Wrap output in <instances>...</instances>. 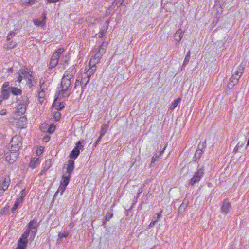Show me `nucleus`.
Returning <instances> with one entry per match:
<instances>
[{"instance_id": "obj_1", "label": "nucleus", "mask_w": 249, "mask_h": 249, "mask_svg": "<svg viewBox=\"0 0 249 249\" xmlns=\"http://www.w3.org/2000/svg\"><path fill=\"white\" fill-rule=\"evenodd\" d=\"M76 72V69L74 66L71 67L64 73L61 82V90L58 91L57 97H55L53 103L54 104L55 102L58 99L59 96L66 97L70 93L69 87L71 83V79L74 76Z\"/></svg>"}, {"instance_id": "obj_2", "label": "nucleus", "mask_w": 249, "mask_h": 249, "mask_svg": "<svg viewBox=\"0 0 249 249\" xmlns=\"http://www.w3.org/2000/svg\"><path fill=\"white\" fill-rule=\"evenodd\" d=\"M39 224L34 219L28 224V227L18 241L17 249H25L27 245V238L30 234V238L33 240L36 233Z\"/></svg>"}, {"instance_id": "obj_3", "label": "nucleus", "mask_w": 249, "mask_h": 249, "mask_svg": "<svg viewBox=\"0 0 249 249\" xmlns=\"http://www.w3.org/2000/svg\"><path fill=\"white\" fill-rule=\"evenodd\" d=\"M22 138L18 135L14 136L12 138L9 144V148L10 151L18 152L21 146Z\"/></svg>"}, {"instance_id": "obj_4", "label": "nucleus", "mask_w": 249, "mask_h": 249, "mask_svg": "<svg viewBox=\"0 0 249 249\" xmlns=\"http://www.w3.org/2000/svg\"><path fill=\"white\" fill-rule=\"evenodd\" d=\"M29 101L27 96H22L20 102L17 106V113L18 115L23 114L26 111V108Z\"/></svg>"}, {"instance_id": "obj_5", "label": "nucleus", "mask_w": 249, "mask_h": 249, "mask_svg": "<svg viewBox=\"0 0 249 249\" xmlns=\"http://www.w3.org/2000/svg\"><path fill=\"white\" fill-rule=\"evenodd\" d=\"M204 175V167H202L196 172L189 181V184L193 186L196 183H198Z\"/></svg>"}, {"instance_id": "obj_6", "label": "nucleus", "mask_w": 249, "mask_h": 249, "mask_svg": "<svg viewBox=\"0 0 249 249\" xmlns=\"http://www.w3.org/2000/svg\"><path fill=\"white\" fill-rule=\"evenodd\" d=\"M245 65L241 63V64L237 68V69L234 72V73L232 75V80L234 83H238L239 79L243 74L244 71Z\"/></svg>"}, {"instance_id": "obj_7", "label": "nucleus", "mask_w": 249, "mask_h": 249, "mask_svg": "<svg viewBox=\"0 0 249 249\" xmlns=\"http://www.w3.org/2000/svg\"><path fill=\"white\" fill-rule=\"evenodd\" d=\"M107 44L105 42H103L102 44L94 48L93 51L95 53L93 57L101 60L103 55L105 53Z\"/></svg>"}, {"instance_id": "obj_8", "label": "nucleus", "mask_w": 249, "mask_h": 249, "mask_svg": "<svg viewBox=\"0 0 249 249\" xmlns=\"http://www.w3.org/2000/svg\"><path fill=\"white\" fill-rule=\"evenodd\" d=\"M71 175H63L62 178V180L61 181V185L59 187V190L61 191V194H62L64 190H65L66 187L68 185L70 182L71 178Z\"/></svg>"}, {"instance_id": "obj_9", "label": "nucleus", "mask_w": 249, "mask_h": 249, "mask_svg": "<svg viewBox=\"0 0 249 249\" xmlns=\"http://www.w3.org/2000/svg\"><path fill=\"white\" fill-rule=\"evenodd\" d=\"M5 159L10 163H14L17 160L18 152V151H10L5 154Z\"/></svg>"}, {"instance_id": "obj_10", "label": "nucleus", "mask_w": 249, "mask_h": 249, "mask_svg": "<svg viewBox=\"0 0 249 249\" xmlns=\"http://www.w3.org/2000/svg\"><path fill=\"white\" fill-rule=\"evenodd\" d=\"M83 145L81 144L80 141H79L76 144V146L71 152L70 157L72 159H76L80 154V150L82 149Z\"/></svg>"}, {"instance_id": "obj_11", "label": "nucleus", "mask_w": 249, "mask_h": 249, "mask_svg": "<svg viewBox=\"0 0 249 249\" xmlns=\"http://www.w3.org/2000/svg\"><path fill=\"white\" fill-rule=\"evenodd\" d=\"M231 208V205L228 200L225 199L222 203V205L221 207V213H224L225 215H227L230 211Z\"/></svg>"}, {"instance_id": "obj_12", "label": "nucleus", "mask_w": 249, "mask_h": 249, "mask_svg": "<svg viewBox=\"0 0 249 249\" xmlns=\"http://www.w3.org/2000/svg\"><path fill=\"white\" fill-rule=\"evenodd\" d=\"M10 183V179L9 176H7L3 178L0 181V186L2 187V189L6 191Z\"/></svg>"}, {"instance_id": "obj_13", "label": "nucleus", "mask_w": 249, "mask_h": 249, "mask_svg": "<svg viewBox=\"0 0 249 249\" xmlns=\"http://www.w3.org/2000/svg\"><path fill=\"white\" fill-rule=\"evenodd\" d=\"M90 78V77L89 76H88V75L85 74V73L82 75L81 78V82L82 83L81 94L83 92L84 89L85 88L87 84L89 82Z\"/></svg>"}, {"instance_id": "obj_14", "label": "nucleus", "mask_w": 249, "mask_h": 249, "mask_svg": "<svg viewBox=\"0 0 249 249\" xmlns=\"http://www.w3.org/2000/svg\"><path fill=\"white\" fill-rule=\"evenodd\" d=\"M32 73V72L30 69L26 68H22L18 71V74H21L25 79L29 78Z\"/></svg>"}, {"instance_id": "obj_15", "label": "nucleus", "mask_w": 249, "mask_h": 249, "mask_svg": "<svg viewBox=\"0 0 249 249\" xmlns=\"http://www.w3.org/2000/svg\"><path fill=\"white\" fill-rule=\"evenodd\" d=\"M74 169V160H69L68 164L67 167L66 174L71 175Z\"/></svg>"}, {"instance_id": "obj_16", "label": "nucleus", "mask_w": 249, "mask_h": 249, "mask_svg": "<svg viewBox=\"0 0 249 249\" xmlns=\"http://www.w3.org/2000/svg\"><path fill=\"white\" fill-rule=\"evenodd\" d=\"M27 123V120L25 116L21 117L17 121V125L21 129L26 127Z\"/></svg>"}, {"instance_id": "obj_17", "label": "nucleus", "mask_w": 249, "mask_h": 249, "mask_svg": "<svg viewBox=\"0 0 249 249\" xmlns=\"http://www.w3.org/2000/svg\"><path fill=\"white\" fill-rule=\"evenodd\" d=\"M85 70L86 71V72H85V74L88 75L90 77L91 75H92L96 70V66H89L88 65V66H86Z\"/></svg>"}, {"instance_id": "obj_18", "label": "nucleus", "mask_w": 249, "mask_h": 249, "mask_svg": "<svg viewBox=\"0 0 249 249\" xmlns=\"http://www.w3.org/2000/svg\"><path fill=\"white\" fill-rule=\"evenodd\" d=\"M43 19L42 20H34L35 25L37 26H43L45 25L46 20V12H44L42 15Z\"/></svg>"}, {"instance_id": "obj_19", "label": "nucleus", "mask_w": 249, "mask_h": 249, "mask_svg": "<svg viewBox=\"0 0 249 249\" xmlns=\"http://www.w3.org/2000/svg\"><path fill=\"white\" fill-rule=\"evenodd\" d=\"M184 32L181 29H178L174 35L175 39L178 43L182 38Z\"/></svg>"}, {"instance_id": "obj_20", "label": "nucleus", "mask_w": 249, "mask_h": 249, "mask_svg": "<svg viewBox=\"0 0 249 249\" xmlns=\"http://www.w3.org/2000/svg\"><path fill=\"white\" fill-rule=\"evenodd\" d=\"M45 95V93L44 89L42 88L39 89L38 92V101L39 103L41 104L43 102Z\"/></svg>"}, {"instance_id": "obj_21", "label": "nucleus", "mask_w": 249, "mask_h": 249, "mask_svg": "<svg viewBox=\"0 0 249 249\" xmlns=\"http://www.w3.org/2000/svg\"><path fill=\"white\" fill-rule=\"evenodd\" d=\"M39 160L38 158H33L31 159L30 162V166L33 169L36 167V165L39 164Z\"/></svg>"}, {"instance_id": "obj_22", "label": "nucleus", "mask_w": 249, "mask_h": 249, "mask_svg": "<svg viewBox=\"0 0 249 249\" xmlns=\"http://www.w3.org/2000/svg\"><path fill=\"white\" fill-rule=\"evenodd\" d=\"M100 61V59L95 58L93 56H92L90 58V60L89 63V66H96V64L99 63Z\"/></svg>"}, {"instance_id": "obj_23", "label": "nucleus", "mask_w": 249, "mask_h": 249, "mask_svg": "<svg viewBox=\"0 0 249 249\" xmlns=\"http://www.w3.org/2000/svg\"><path fill=\"white\" fill-rule=\"evenodd\" d=\"M22 202V198H18L16 199L14 205H13L12 208V212L14 213L15 211L18 208L19 204Z\"/></svg>"}, {"instance_id": "obj_24", "label": "nucleus", "mask_w": 249, "mask_h": 249, "mask_svg": "<svg viewBox=\"0 0 249 249\" xmlns=\"http://www.w3.org/2000/svg\"><path fill=\"white\" fill-rule=\"evenodd\" d=\"M187 207V203L185 202V201H183L178 208V213H182L185 211Z\"/></svg>"}, {"instance_id": "obj_25", "label": "nucleus", "mask_w": 249, "mask_h": 249, "mask_svg": "<svg viewBox=\"0 0 249 249\" xmlns=\"http://www.w3.org/2000/svg\"><path fill=\"white\" fill-rule=\"evenodd\" d=\"M11 92L14 95H19L21 94L22 93L20 89L16 87L11 88Z\"/></svg>"}, {"instance_id": "obj_26", "label": "nucleus", "mask_w": 249, "mask_h": 249, "mask_svg": "<svg viewBox=\"0 0 249 249\" xmlns=\"http://www.w3.org/2000/svg\"><path fill=\"white\" fill-rule=\"evenodd\" d=\"M108 25H109V22L107 21H106L104 23L102 28L101 29V30L100 31V32L102 33L103 34L105 35L106 34V33L107 32Z\"/></svg>"}, {"instance_id": "obj_27", "label": "nucleus", "mask_w": 249, "mask_h": 249, "mask_svg": "<svg viewBox=\"0 0 249 249\" xmlns=\"http://www.w3.org/2000/svg\"><path fill=\"white\" fill-rule=\"evenodd\" d=\"M27 79L28 80V81L27 82V84L29 86L30 88H31L32 87L36 85V82H33V81L34 80V78L32 76V74L31 75V76H30L29 78H28Z\"/></svg>"}, {"instance_id": "obj_28", "label": "nucleus", "mask_w": 249, "mask_h": 249, "mask_svg": "<svg viewBox=\"0 0 249 249\" xmlns=\"http://www.w3.org/2000/svg\"><path fill=\"white\" fill-rule=\"evenodd\" d=\"M108 125L107 124H103L102 126L101 130L100 131V135L101 136H104V135L107 132L108 129Z\"/></svg>"}, {"instance_id": "obj_29", "label": "nucleus", "mask_w": 249, "mask_h": 249, "mask_svg": "<svg viewBox=\"0 0 249 249\" xmlns=\"http://www.w3.org/2000/svg\"><path fill=\"white\" fill-rule=\"evenodd\" d=\"M161 212L162 211H160V212L156 213L152 218V221H154L156 223L157 222L160 218Z\"/></svg>"}, {"instance_id": "obj_30", "label": "nucleus", "mask_w": 249, "mask_h": 249, "mask_svg": "<svg viewBox=\"0 0 249 249\" xmlns=\"http://www.w3.org/2000/svg\"><path fill=\"white\" fill-rule=\"evenodd\" d=\"M55 129V125L54 124H52L49 127L47 132L49 134H53Z\"/></svg>"}, {"instance_id": "obj_31", "label": "nucleus", "mask_w": 249, "mask_h": 249, "mask_svg": "<svg viewBox=\"0 0 249 249\" xmlns=\"http://www.w3.org/2000/svg\"><path fill=\"white\" fill-rule=\"evenodd\" d=\"M181 100V98L178 97L177 99H176L174 102L172 103V110L173 108H175L179 104V103L180 102Z\"/></svg>"}, {"instance_id": "obj_32", "label": "nucleus", "mask_w": 249, "mask_h": 249, "mask_svg": "<svg viewBox=\"0 0 249 249\" xmlns=\"http://www.w3.org/2000/svg\"><path fill=\"white\" fill-rule=\"evenodd\" d=\"M2 95L3 96V97L4 98L7 99L8 98L9 96V91L6 89H2Z\"/></svg>"}, {"instance_id": "obj_33", "label": "nucleus", "mask_w": 249, "mask_h": 249, "mask_svg": "<svg viewBox=\"0 0 249 249\" xmlns=\"http://www.w3.org/2000/svg\"><path fill=\"white\" fill-rule=\"evenodd\" d=\"M113 216V213H107L105 217V221L103 222V225H105L106 221H108Z\"/></svg>"}, {"instance_id": "obj_34", "label": "nucleus", "mask_w": 249, "mask_h": 249, "mask_svg": "<svg viewBox=\"0 0 249 249\" xmlns=\"http://www.w3.org/2000/svg\"><path fill=\"white\" fill-rule=\"evenodd\" d=\"M58 62V60L51 59L50 65H49L50 68H53L55 67L56 66V65L57 64Z\"/></svg>"}, {"instance_id": "obj_35", "label": "nucleus", "mask_w": 249, "mask_h": 249, "mask_svg": "<svg viewBox=\"0 0 249 249\" xmlns=\"http://www.w3.org/2000/svg\"><path fill=\"white\" fill-rule=\"evenodd\" d=\"M61 114L59 112H55L53 113V118L56 121H59L61 118Z\"/></svg>"}, {"instance_id": "obj_36", "label": "nucleus", "mask_w": 249, "mask_h": 249, "mask_svg": "<svg viewBox=\"0 0 249 249\" xmlns=\"http://www.w3.org/2000/svg\"><path fill=\"white\" fill-rule=\"evenodd\" d=\"M68 235H69L68 232H62V233H59L58 234V237L60 239H62L63 238L67 237L68 236Z\"/></svg>"}, {"instance_id": "obj_37", "label": "nucleus", "mask_w": 249, "mask_h": 249, "mask_svg": "<svg viewBox=\"0 0 249 249\" xmlns=\"http://www.w3.org/2000/svg\"><path fill=\"white\" fill-rule=\"evenodd\" d=\"M16 32H14V31H11V32H10L8 33V35H7V40L8 41L10 40L11 39V38H12L13 36H16Z\"/></svg>"}, {"instance_id": "obj_38", "label": "nucleus", "mask_w": 249, "mask_h": 249, "mask_svg": "<svg viewBox=\"0 0 249 249\" xmlns=\"http://www.w3.org/2000/svg\"><path fill=\"white\" fill-rule=\"evenodd\" d=\"M237 83H234L233 82L232 80V78H231L230 79V81L229 82V83L228 84V88L229 89H232L234 86L236 85Z\"/></svg>"}, {"instance_id": "obj_39", "label": "nucleus", "mask_w": 249, "mask_h": 249, "mask_svg": "<svg viewBox=\"0 0 249 249\" xmlns=\"http://www.w3.org/2000/svg\"><path fill=\"white\" fill-rule=\"evenodd\" d=\"M144 187H145V185L143 184L140 187V188L138 190V193H137V195H136V199H137L139 197L140 195L142 192L143 190Z\"/></svg>"}, {"instance_id": "obj_40", "label": "nucleus", "mask_w": 249, "mask_h": 249, "mask_svg": "<svg viewBox=\"0 0 249 249\" xmlns=\"http://www.w3.org/2000/svg\"><path fill=\"white\" fill-rule=\"evenodd\" d=\"M64 106L65 104L64 102H60L58 105L56 106V109L57 110H61L64 108Z\"/></svg>"}, {"instance_id": "obj_41", "label": "nucleus", "mask_w": 249, "mask_h": 249, "mask_svg": "<svg viewBox=\"0 0 249 249\" xmlns=\"http://www.w3.org/2000/svg\"><path fill=\"white\" fill-rule=\"evenodd\" d=\"M215 8L216 9L217 11V16L218 15H220L222 13V6L220 5H216L215 6Z\"/></svg>"}, {"instance_id": "obj_42", "label": "nucleus", "mask_w": 249, "mask_h": 249, "mask_svg": "<svg viewBox=\"0 0 249 249\" xmlns=\"http://www.w3.org/2000/svg\"><path fill=\"white\" fill-rule=\"evenodd\" d=\"M80 77H78V79H76L75 83L74 89H76L77 87H82V83L81 81H79Z\"/></svg>"}, {"instance_id": "obj_43", "label": "nucleus", "mask_w": 249, "mask_h": 249, "mask_svg": "<svg viewBox=\"0 0 249 249\" xmlns=\"http://www.w3.org/2000/svg\"><path fill=\"white\" fill-rule=\"evenodd\" d=\"M16 45V43L14 41H11L9 44L7 46V49H13L14 48Z\"/></svg>"}, {"instance_id": "obj_44", "label": "nucleus", "mask_w": 249, "mask_h": 249, "mask_svg": "<svg viewBox=\"0 0 249 249\" xmlns=\"http://www.w3.org/2000/svg\"><path fill=\"white\" fill-rule=\"evenodd\" d=\"M64 49L63 48H59L55 52V53L60 57V55L64 52Z\"/></svg>"}, {"instance_id": "obj_45", "label": "nucleus", "mask_w": 249, "mask_h": 249, "mask_svg": "<svg viewBox=\"0 0 249 249\" xmlns=\"http://www.w3.org/2000/svg\"><path fill=\"white\" fill-rule=\"evenodd\" d=\"M202 150H196L195 153V157H198V158H200L202 155Z\"/></svg>"}, {"instance_id": "obj_46", "label": "nucleus", "mask_w": 249, "mask_h": 249, "mask_svg": "<svg viewBox=\"0 0 249 249\" xmlns=\"http://www.w3.org/2000/svg\"><path fill=\"white\" fill-rule=\"evenodd\" d=\"M158 156H157V155H156L152 157L150 166H152V164L154 163L155 161H157L158 160Z\"/></svg>"}, {"instance_id": "obj_47", "label": "nucleus", "mask_w": 249, "mask_h": 249, "mask_svg": "<svg viewBox=\"0 0 249 249\" xmlns=\"http://www.w3.org/2000/svg\"><path fill=\"white\" fill-rule=\"evenodd\" d=\"M244 144H245V143L244 142H238V143L236 145L237 148L241 149L243 147Z\"/></svg>"}, {"instance_id": "obj_48", "label": "nucleus", "mask_w": 249, "mask_h": 249, "mask_svg": "<svg viewBox=\"0 0 249 249\" xmlns=\"http://www.w3.org/2000/svg\"><path fill=\"white\" fill-rule=\"evenodd\" d=\"M36 0H29L28 1L23 2V3L25 5H32L35 3Z\"/></svg>"}, {"instance_id": "obj_49", "label": "nucleus", "mask_w": 249, "mask_h": 249, "mask_svg": "<svg viewBox=\"0 0 249 249\" xmlns=\"http://www.w3.org/2000/svg\"><path fill=\"white\" fill-rule=\"evenodd\" d=\"M59 58V56L57 55V54L54 53L53 54L51 59H53V60H56L58 61Z\"/></svg>"}, {"instance_id": "obj_50", "label": "nucleus", "mask_w": 249, "mask_h": 249, "mask_svg": "<svg viewBox=\"0 0 249 249\" xmlns=\"http://www.w3.org/2000/svg\"><path fill=\"white\" fill-rule=\"evenodd\" d=\"M103 137V136H101V135L99 136V137L98 138L97 140L94 143V146L96 147L98 144L99 142H100Z\"/></svg>"}, {"instance_id": "obj_51", "label": "nucleus", "mask_w": 249, "mask_h": 249, "mask_svg": "<svg viewBox=\"0 0 249 249\" xmlns=\"http://www.w3.org/2000/svg\"><path fill=\"white\" fill-rule=\"evenodd\" d=\"M190 59V57H188L186 56L183 63V66H186L188 64Z\"/></svg>"}, {"instance_id": "obj_52", "label": "nucleus", "mask_w": 249, "mask_h": 249, "mask_svg": "<svg viewBox=\"0 0 249 249\" xmlns=\"http://www.w3.org/2000/svg\"><path fill=\"white\" fill-rule=\"evenodd\" d=\"M124 0H115L114 2V3L116 4H119L120 5H121L124 2Z\"/></svg>"}, {"instance_id": "obj_53", "label": "nucleus", "mask_w": 249, "mask_h": 249, "mask_svg": "<svg viewBox=\"0 0 249 249\" xmlns=\"http://www.w3.org/2000/svg\"><path fill=\"white\" fill-rule=\"evenodd\" d=\"M44 83H45L44 80L43 78L40 79V81H39L40 89H41V88H42V86Z\"/></svg>"}, {"instance_id": "obj_54", "label": "nucleus", "mask_w": 249, "mask_h": 249, "mask_svg": "<svg viewBox=\"0 0 249 249\" xmlns=\"http://www.w3.org/2000/svg\"><path fill=\"white\" fill-rule=\"evenodd\" d=\"M23 78V76L21 74H18V79L17 80V82H18V83L21 82Z\"/></svg>"}, {"instance_id": "obj_55", "label": "nucleus", "mask_w": 249, "mask_h": 249, "mask_svg": "<svg viewBox=\"0 0 249 249\" xmlns=\"http://www.w3.org/2000/svg\"><path fill=\"white\" fill-rule=\"evenodd\" d=\"M9 82H5L2 87V89H6V88H8L9 87Z\"/></svg>"}, {"instance_id": "obj_56", "label": "nucleus", "mask_w": 249, "mask_h": 249, "mask_svg": "<svg viewBox=\"0 0 249 249\" xmlns=\"http://www.w3.org/2000/svg\"><path fill=\"white\" fill-rule=\"evenodd\" d=\"M62 0H47V2L49 3H56Z\"/></svg>"}, {"instance_id": "obj_57", "label": "nucleus", "mask_w": 249, "mask_h": 249, "mask_svg": "<svg viewBox=\"0 0 249 249\" xmlns=\"http://www.w3.org/2000/svg\"><path fill=\"white\" fill-rule=\"evenodd\" d=\"M24 190L23 189L20 192V196H19V198H22V201L23 200V197H24Z\"/></svg>"}, {"instance_id": "obj_58", "label": "nucleus", "mask_w": 249, "mask_h": 249, "mask_svg": "<svg viewBox=\"0 0 249 249\" xmlns=\"http://www.w3.org/2000/svg\"><path fill=\"white\" fill-rule=\"evenodd\" d=\"M156 223V222H155L154 221H151V222L150 223L149 226L150 227H153L154 225H155V224Z\"/></svg>"}, {"instance_id": "obj_59", "label": "nucleus", "mask_w": 249, "mask_h": 249, "mask_svg": "<svg viewBox=\"0 0 249 249\" xmlns=\"http://www.w3.org/2000/svg\"><path fill=\"white\" fill-rule=\"evenodd\" d=\"M240 150V149H237V146H236L234 149H233V152H235V153H237L238 152L239 150Z\"/></svg>"}, {"instance_id": "obj_60", "label": "nucleus", "mask_w": 249, "mask_h": 249, "mask_svg": "<svg viewBox=\"0 0 249 249\" xmlns=\"http://www.w3.org/2000/svg\"><path fill=\"white\" fill-rule=\"evenodd\" d=\"M0 114L1 115H4L6 114V111L5 110H2L0 112Z\"/></svg>"}, {"instance_id": "obj_61", "label": "nucleus", "mask_w": 249, "mask_h": 249, "mask_svg": "<svg viewBox=\"0 0 249 249\" xmlns=\"http://www.w3.org/2000/svg\"><path fill=\"white\" fill-rule=\"evenodd\" d=\"M42 149H40L39 150H37V154H41L42 153Z\"/></svg>"}, {"instance_id": "obj_62", "label": "nucleus", "mask_w": 249, "mask_h": 249, "mask_svg": "<svg viewBox=\"0 0 249 249\" xmlns=\"http://www.w3.org/2000/svg\"><path fill=\"white\" fill-rule=\"evenodd\" d=\"M104 34H103L102 33H101L99 32L98 33V37L102 38L104 36Z\"/></svg>"}, {"instance_id": "obj_63", "label": "nucleus", "mask_w": 249, "mask_h": 249, "mask_svg": "<svg viewBox=\"0 0 249 249\" xmlns=\"http://www.w3.org/2000/svg\"><path fill=\"white\" fill-rule=\"evenodd\" d=\"M190 55H191V52H190V51H188L186 56L188 57H190Z\"/></svg>"}, {"instance_id": "obj_64", "label": "nucleus", "mask_w": 249, "mask_h": 249, "mask_svg": "<svg viewBox=\"0 0 249 249\" xmlns=\"http://www.w3.org/2000/svg\"><path fill=\"white\" fill-rule=\"evenodd\" d=\"M48 168H44L42 171H41V174L42 173V172L43 171H46L47 170Z\"/></svg>"}]
</instances>
